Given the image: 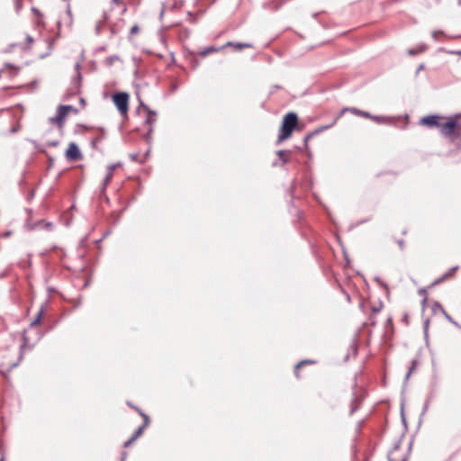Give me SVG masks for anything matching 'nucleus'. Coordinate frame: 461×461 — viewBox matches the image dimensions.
<instances>
[{
	"label": "nucleus",
	"mask_w": 461,
	"mask_h": 461,
	"mask_svg": "<svg viewBox=\"0 0 461 461\" xmlns=\"http://www.w3.org/2000/svg\"><path fill=\"white\" fill-rule=\"evenodd\" d=\"M30 141L33 144V146L37 149V151L46 154L45 149L42 148L36 140H31Z\"/></svg>",
	"instance_id": "58836bf2"
},
{
	"label": "nucleus",
	"mask_w": 461,
	"mask_h": 461,
	"mask_svg": "<svg viewBox=\"0 0 461 461\" xmlns=\"http://www.w3.org/2000/svg\"><path fill=\"white\" fill-rule=\"evenodd\" d=\"M127 404L128 406H130L131 409L135 410L139 414H140V411H142L140 408H139L138 406H135L134 404H132L131 402H127Z\"/></svg>",
	"instance_id": "3c124183"
},
{
	"label": "nucleus",
	"mask_w": 461,
	"mask_h": 461,
	"mask_svg": "<svg viewBox=\"0 0 461 461\" xmlns=\"http://www.w3.org/2000/svg\"><path fill=\"white\" fill-rule=\"evenodd\" d=\"M418 359H412L411 363V366L409 367V370L404 377L403 384L405 385L411 376V375L416 370V367L418 366Z\"/></svg>",
	"instance_id": "aec40b11"
},
{
	"label": "nucleus",
	"mask_w": 461,
	"mask_h": 461,
	"mask_svg": "<svg viewBox=\"0 0 461 461\" xmlns=\"http://www.w3.org/2000/svg\"><path fill=\"white\" fill-rule=\"evenodd\" d=\"M41 225H43V228H45L46 230H52L53 224L51 222H50V221L45 222L43 221H39L37 222V226H41Z\"/></svg>",
	"instance_id": "c9c22d12"
},
{
	"label": "nucleus",
	"mask_w": 461,
	"mask_h": 461,
	"mask_svg": "<svg viewBox=\"0 0 461 461\" xmlns=\"http://www.w3.org/2000/svg\"><path fill=\"white\" fill-rule=\"evenodd\" d=\"M369 119H371L380 124L390 123V119L386 116L372 115L371 114V117H369Z\"/></svg>",
	"instance_id": "412c9836"
},
{
	"label": "nucleus",
	"mask_w": 461,
	"mask_h": 461,
	"mask_svg": "<svg viewBox=\"0 0 461 461\" xmlns=\"http://www.w3.org/2000/svg\"><path fill=\"white\" fill-rule=\"evenodd\" d=\"M82 75L78 72L71 80L69 88L66 93V99L77 95L80 92Z\"/></svg>",
	"instance_id": "423d86ee"
},
{
	"label": "nucleus",
	"mask_w": 461,
	"mask_h": 461,
	"mask_svg": "<svg viewBox=\"0 0 461 461\" xmlns=\"http://www.w3.org/2000/svg\"><path fill=\"white\" fill-rule=\"evenodd\" d=\"M446 120L444 116L430 114L420 119V123L429 128H439L441 121Z\"/></svg>",
	"instance_id": "39448f33"
},
{
	"label": "nucleus",
	"mask_w": 461,
	"mask_h": 461,
	"mask_svg": "<svg viewBox=\"0 0 461 461\" xmlns=\"http://www.w3.org/2000/svg\"><path fill=\"white\" fill-rule=\"evenodd\" d=\"M8 275L7 271L0 272V279H4Z\"/></svg>",
	"instance_id": "680f3d73"
},
{
	"label": "nucleus",
	"mask_w": 461,
	"mask_h": 461,
	"mask_svg": "<svg viewBox=\"0 0 461 461\" xmlns=\"http://www.w3.org/2000/svg\"><path fill=\"white\" fill-rule=\"evenodd\" d=\"M113 102L122 116H127L130 95L126 92H117L112 96Z\"/></svg>",
	"instance_id": "f03ea898"
},
{
	"label": "nucleus",
	"mask_w": 461,
	"mask_h": 461,
	"mask_svg": "<svg viewBox=\"0 0 461 461\" xmlns=\"http://www.w3.org/2000/svg\"><path fill=\"white\" fill-rule=\"evenodd\" d=\"M80 68H81V65L79 62H77L76 65H75V70L77 71V74L78 72H80Z\"/></svg>",
	"instance_id": "052dcab7"
},
{
	"label": "nucleus",
	"mask_w": 461,
	"mask_h": 461,
	"mask_svg": "<svg viewBox=\"0 0 461 461\" xmlns=\"http://www.w3.org/2000/svg\"><path fill=\"white\" fill-rule=\"evenodd\" d=\"M342 249H343V255H344V258H345V259H346L347 263H348V262H349V259H348V257L347 251H346V249H345L344 248H342Z\"/></svg>",
	"instance_id": "0e129e2a"
},
{
	"label": "nucleus",
	"mask_w": 461,
	"mask_h": 461,
	"mask_svg": "<svg viewBox=\"0 0 461 461\" xmlns=\"http://www.w3.org/2000/svg\"><path fill=\"white\" fill-rule=\"evenodd\" d=\"M145 106H148L147 104H145L141 100H140V105L138 106V108L136 109V113H140V108H143L145 110Z\"/></svg>",
	"instance_id": "864d4df0"
},
{
	"label": "nucleus",
	"mask_w": 461,
	"mask_h": 461,
	"mask_svg": "<svg viewBox=\"0 0 461 461\" xmlns=\"http://www.w3.org/2000/svg\"><path fill=\"white\" fill-rule=\"evenodd\" d=\"M145 111L147 113V117L144 123L152 126V124L157 121V112L150 109L149 106H145Z\"/></svg>",
	"instance_id": "f8f14e48"
},
{
	"label": "nucleus",
	"mask_w": 461,
	"mask_h": 461,
	"mask_svg": "<svg viewBox=\"0 0 461 461\" xmlns=\"http://www.w3.org/2000/svg\"><path fill=\"white\" fill-rule=\"evenodd\" d=\"M120 59V57L118 55H112V56H109L105 59V65L107 66H113V63L116 61V60H119Z\"/></svg>",
	"instance_id": "cd10ccee"
},
{
	"label": "nucleus",
	"mask_w": 461,
	"mask_h": 461,
	"mask_svg": "<svg viewBox=\"0 0 461 461\" xmlns=\"http://www.w3.org/2000/svg\"><path fill=\"white\" fill-rule=\"evenodd\" d=\"M380 309H381V306H379V307H375V306H374V307L372 308V312H380Z\"/></svg>",
	"instance_id": "338daca9"
},
{
	"label": "nucleus",
	"mask_w": 461,
	"mask_h": 461,
	"mask_svg": "<svg viewBox=\"0 0 461 461\" xmlns=\"http://www.w3.org/2000/svg\"><path fill=\"white\" fill-rule=\"evenodd\" d=\"M443 315L450 323L461 330V325L456 321L447 312Z\"/></svg>",
	"instance_id": "72a5a7b5"
},
{
	"label": "nucleus",
	"mask_w": 461,
	"mask_h": 461,
	"mask_svg": "<svg viewBox=\"0 0 461 461\" xmlns=\"http://www.w3.org/2000/svg\"><path fill=\"white\" fill-rule=\"evenodd\" d=\"M364 399V395H359L357 392L353 393V398L351 400L350 404V411L349 414L352 415L356 412L361 406L362 401Z\"/></svg>",
	"instance_id": "1a4fd4ad"
},
{
	"label": "nucleus",
	"mask_w": 461,
	"mask_h": 461,
	"mask_svg": "<svg viewBox=\"0 0 461 461\" xmlns=\"http://www.w3.org/2000/svg\"><path fill=\"white\" fill-rule=\"evenodd\" d=\"M146 427H144L143 425H140L135 431L134 433L131 435V437H133V438H138L139 437H140L144 431Z\"/></svg>",
	"instance_id": "2f4dec72"
},
{
	"label": "nucleus",
	"mask_w": 461,
	"mask_h": 461,
	"mask_svg": "<svg viewBox=\"0 0 461 461\" xmlns=\"http://www.w3.org/2000/svg\"><path fill=\"white\" fill-rule=\"evenodd\" d=\"M224 47H234L236 50H240L245 48H253V45L251 43L228 41Z\"/></svg>",
	"instance_id": "f3484780"
},
{
	"label": "nucleus",
	"mask_w": 461,
	"mask_h": 461,
	"mask_svg": "<svg viewBox=\"0 0 461 461\" xmlns=\"http://www.w3.org/2000/svg\"><path fill=\"white\" fill-rule=\"evenodd\" d=\"M429 403L430 402H428L427 400H425V402H424V406L422 408V411L420 412V420H419V425L421 423L422 421V417L425 415V413L428 411L429 410Z\"/></svg>",
	"instance_id": "7c9ffc66"
},
{
	"label": "nucleus",
	"mask_w": 461,
	"mask_h": 461,
	"mask_svg": "<svg viewBox=\"0 0 461 461\" xmlns=\"http://www.w3.org/2000/svg\"><path fill=\"white\" fill-rule=\"evenodd\" d=\"M131 161H134V162H140V163H144L145 162V159H140L139 157V153L136 152V153H131L129 155Z\"/></svg>",
	"instance_id": "e433bc0d"
},
{
	"label": "nucleus",
	"mask_w": 461,
	"mask_h": 461,
	"mask_svg": "<svg viewBox=\"0 0 461 461\" xmlns=\"http://www.w3.org/2000/svg\"><path fill=\"white\" fill-rule=\"evenodd\" d=\"M445 281V277H443L442 276L438 278H437L429 286V288L430 287H434L436 285H438L439 284H441L442 282Z\"/></svg>",
	"instance_id": "37998d69"
},
{
	"label": "nucleus",
	"mask_w": 461,
	"mask_h": 461,
	"mask_svg": "<svg viewBox=\"0 0 461 461\" xmlns=\"http://www.w3.org/2000/svg\"><path fill=\"white\" fill-rule=\"evenodd\" d=\"M139 31H140V27L137 24H134L130 30V35H134V34L138 33Z\"/></svg>",
	"instance_id": "c03bdc74"
},
{
	"label": "nucleus",
	"mask_w": 461,
	"mask_h": 461,
	"mask_svg": "<svg viewBox=\"0 0 461 461\" xmlns=\"http://www.w3.org/2000/svg\"><path fill=\"white\" fill-rule=\"evenodd\" d=\"M438 385V380L436 374L433 375V378L430 382V389H437Z\"/></svg>",
	"instance_id": "a19ab883"
},
{
	"label": "nucleus",
	"mask_w": 461,
	"mask_h": 461,
	"mask_svg": "<svg viewBox=\"0 0 461 461\" xmlns=\"http://www.w3.org/2000/svg\"><path fill=\"white\" fill-rule=\"evenodd\" d=\"M315 363V361L313 360H303L301 362H299L297 365H295L294 366V374L296 376H298V369L303 366V365H308V364H313Z\"/></svg>",
	"instance_id": "bb28decb"
},
{
	"label": "nucleus",
	"mask_w": 461,
	"mask_h": 461,
	"mask_svg": "<svg viewBox=\"0 0 461 461\" xmlns=\"http://www.w3.org/2000/svg\"><path fill=\"white\" fill-rule=\"evenodd\" d=\"M400 446H401V440H398L397 442L394 443L393 450L391 452H389V454H388L389 461H406V459H407L406 456H402V457L396 456V452L399 449Z\"/></svg>",
	"instance_id": "9b49d317"
},
{
	"label": "nucleus",
	"mask_w": 461,
	"mask_h": 461,
	"mask_svg": "<svg viewBox=\"0 0 461 461\" xmlns=\"http://www.w3.org/2000/svg\"><path fill=\"white\" fill-rule=\"evenodd\" d=\"M66 117H67V113H65V111H63L61 109L60 105H59L57 108L56 115L53 117H50V122L56 123L59 126V128L61 129L64 126Z\"/></svg>",
	"instance_id": "6e6552de"
},
{
	"label": "nucleus",
	"mask_w": 461,
	"mask_h": 461,
	"mask_svg": "<svg viewBox=\"0 0 461 461\" xmlns=\"http://www.w3.org/2000/svg\"><path fill=\"white\" fill-rule=\"evenodd\" d=\"M375 281L383 287H384L386 290H388L387 285L380 277H375Z\"/></svg>",
	"instance_id": "8fccbe9b"
},
{
	"label": "nucleus",
	"mask_w": 461,
	"mask_h": 461,
	"mask_svg": "<svg viewBox=\"0 0 461 461\" xmlns=\"http://www.w3.org/2000/svg\"><path fill=\"white\" fill-rule=\"evenodd\" d=\"M438 34L445 35V33H444V32H443V31H434V32H432V38H433L435 41H438Z\"/></svg>",
	"instance_id": "49530a36"
},
{
	"label": "nucleus",
	"mask_w": 461,
	"mask_h": 461,
	"mask_svg": "<svg viewBox=\"0 0 461 461\" xmlns=\"http://www.w3.org/2000/svg\"><path fill=\"white\" fill-rule=\"evenodd\" d=\"M290 153L291 151L289 149H279L276 151V155L279 160H281L282 165L286 164L291 160L289 156Z\"/></svg>",
	"instance_id": "4468645a"
},
{
	"label": "nucleus",
	"mask_w": 461,
	"mask_h": 461,
	"mask_svg": "<svg viewBox=\"0 0 461 461\" xmlns=\"http://www.w3.org/2000/svg\"><path fill=\"white\" fill-rule=\"evenodd\" d=\"M347 111H349L351 112L353 114L355 115H358V116H361V117H364V118H368L371 117V113H369L368 112H366V111H363V110H360V109H357V108H355V107H351V108H344L340 113L339 115H342L344 113H346Z\"/></svg>",
	"instance_id": "ddd939ff"
},
{
	"label": "nucleus",
	"mask_w": 461,
	"mask_h": 461,
	"mask_svg": "<svg viewBox=\"0 0 461 461\" xmlns=\"http://www.w3.org/2000/svg\"><path fill=\"white\" fill-rule=\"evenodd\" d=\"M135 440H136V438H133V437H131L127 441L124 442L123 447H130Z\"/></svg>",
	"instance_id": "de8ad7c7"
},
{
	"label": "nucleus",
	"mask_w": 461,
	"mask_h": 461,
	"mask_svg": "<svg viewBox=\"0 0 461 461\" xmlns=\"http://www.w3.org/2000/svg\"><path fill=\"white\" fill-rule=\"evenodd\" d=\"M458 126V122L455 118H448L445 122H440L439 131L444 136H450L454 133L455 129Z\"/></svg>",
	"instance_id": "20e7f679"
},
{
	"label": "nucleus",
	"mask_w": 461,
	"mask_h": 461,
	"mask_svg": "<svg viewBox=\"0 0 461 461\" xmlns=\"http://www.w3.org/2000/svg\"><path fill=\"white\" fill-rule=\"evenodd\" d=\"M458 269V266H455L451 267L447 272H446L444 275H442L443 277H445V280L451 278L454 276V273Z\"/></svg>",
	"instance_id": "c85d7f7f"
},
{
	"label": "nucleus",
	"mask_w": 461,
	"mask_h": 461,
	"mask_svg": "<svg viewBox=\"0 0 461 461\" xmlns=\"http://www.w3.org/2000/svg\"><path fill=\"white\" fill-rule=\"evenodd\" d=\"M418 294L420 295H423V297L427 296V288H420L419 291H418Z\"/></svg>",
	"instance_id": "603ef678"
},
{
	"label": "nucleus",
	"mask_w": 461,
	"mask_h": 461,
	"mask_svg": "<svg viewBox=\"0 0 461 461\" xmlns=\"http://www.w3.org/2000/svg\"><path fill=\"white\" fill-rule=\"evenodd\" d=\"M427 296L423 297L422 301H421V307H422V310L424 311L425 308H426V303H427Z\"/></svg>",
	"instance_id": "5fc2aeb1"
},
{
	"label": "nucleus",
	"mask_w": 461,
	"mask_h": 461,
	"mask_svg": "<svg viewBox=\"0 0 461 461\" xmlns=\"http://www.w3.org/2000/svg\"><path fill=\"white\" fill-rule=\"evenodd\" d=\"M438 50L442 51V52H445V53H447V54H450V55L461 56V50H446L444 48H439Z\"/></svg>",
	"instance_id": "ea45409f"
},
{
	"label": "nucleus",
	"mask_w": 461,
	"mask_h": 461,
	"mask_svg": "<svg viewBox=\"0 0 461 461\" xmlns=\"http://www.w3.org/2000/svg\"><path fill=\"white\" fill-rule=\"evenodd\" d=\"M140 416L143 419V423L142 425L144 427H148L150 423V420H149V417L148 414H146L145 412H143L142 411H140Z\"/></svg>",
	"instance_id": "c756f323"
},
{
	"label": "nucleus",
	"mask_w": 461,
	"mask_h": 461,
	"mask_svg": "<svg viewBox=\"0 0 461 461\" xmlns=\"http://www.w3.org/2000/svg\"><path fill=\"white\" fill-rule=\"evenodd\" d=\"M350 348L352 350L353 355L356 356L357 354V350H358L357 345L356 341H353L351 343Z\"/></svg>",
	"instance_id": "a18cd8bd"
},
{
	"label": "nucleus",
	"mask_w": 461,
	"mask_h": 461,
	"mask_svg": "<svg viewBox=\"0 0 461 461\" xmlns=\"http://www.w3.org/2000/svg\"><path fill=\"white\" fill-rule=\"evenodd\" d=\"M294 188H295V181L294 180V181H293V184H292V185H291V190H290V192H291V195H292V200L294 199L293 192H294Z\"/></svg>",
	"instance_id": "13d9d810"
},
{
	"label": "nucleus",
	"mask_w": 461,
	"mask_h": 461,
	"mask_svg": "<svg viewBox=\"0 0 461 461\" xmlns=\"http://www.w3.org/2000/svg\"><path fill=\"white\" fill-rule=\"evenodd\" d=\"M44 315V305H41L39 312H37L34 320L31 322V327L39 325L43 318Z\"/></svg>",
	"instance_id": "6ab92c4d"
},
{
	"label": "nucleus",
	"mask_w": 461,
	"mask_h": 461,
	"mask_svg": "<svg viewBox=\"0 0 461 461\" xmlns=\"http://www.w3.org/2000/svg\"><path fill=\"white\" fill-rule=\"evenodd\" d=\"M60 107L63 111H65V113H67V115L70 111L74 112L75 113L78 112V110L71 104H60Z\"/></svg>",
	"instance_id": "a878e982"
},
{
	"label": "nucleus",
	"mask_w": 461,
	"mask_h": 461,
	"mask_svg": "<svg viewBox=\"0 0 461 461\" xmlns=\"http://www.w3.org/2000/svg\"><path fill=\"white\" fill-rule=\"evenodd\" d=\"M437 389H430L427 394L426 400L430 402L436 396Z\"/></svg>",
	"instance_id": "4c0bfd02"
},
{
	"label": "nucleus",
	"mask_w": 461,
	"mask_h": 461,
	"mask_svg": "<svg viewBox=\"0 0 461 461\" xmlns=\"http://www.w3.org/2000/svg\"><path fill=\"white\" fill-rule=\"evenodd\" d=\"M120 166H121V163L110 164L108 166V167H107V174H106V176L104 178L103 183H102V187H101V193L102 194L105 193L106 187L109 185V183H110V181H111V179L113 177L114 169L117 167H120Z\"/></svg>",
	"instance_id": "0eeeda50"
},
{
	"label": "nucleus",
	"mask_w": 461,
	"mask_h": 461,
	"mask_svg": "<svg viewBox=\"0 0 461 461\" xmlns=\"http://www.w3.org/2000/svg\"><path fill=\"white\" fill-rule=\"evenodd\" d=\"M401 420H402V425L404 427V429L407 430L408 427H407L406 417H405L404 411H403V402H402V404H401Z\"/></svg>",
	"instance_id": "473e14b6"
},
{
	"label": "nucleus",
	"mask_w": 461,
	"mask_h": 461,
	"mask_svg": "<svg viewBox=\"0 0 461 461\" xmlns=\"http://www.w3.org/2000/svg\"><path fill=\"white\" fill-rule=\"evenodd\" d=\"M109 19V15L106 12L104 13V18H103V21H99L96 25H95V32L96 34H100L101 33V29H102V26L104 23L107 22V20Z\"/></svg>",
	"instance_id": "4be33fe9"
},
{
	"label": "nucleus",
	"mask_w": 461,
	"mask_h": 461,
	"mask_svg": "<svg viewBox=\"0 0 461 461\" xmlns=\"http://www.w3.org/2000/svg\"><path fill=\"white\" fill-rule=\"evenodd\" d=\"M431 310L434 313H437L438 312H440L442 314H444L446 312L445 309L443 308V306L441 305L440 303L438 302H435L432 306H431Z\"/></svg>",
	"instance_id": "b1692460"
},
{
	"label": "nucleus",
	"mask_w": 461,
	"mask_h": 461,
	"mask_svg": "<svg viewBox=\"0 0 461 461\" xmlns=\"http://www.w3.org/2000/svg\"><path fill=\"white\" fill-rule=\"evenodd\" d=\"M59 141L58 140H50L47 142V146L49 147H57Z\"/></svg>",
	"instance_id": "09e8293b"
},
{
	"label": "nucleus",
	"mask_w": 461,
	"mask_h": 461,
	"mask_svg": "<svg viewBox=\"0 0 461 461\" xmlns=\"http://www.w3.org/2000/svg\"><path fill=\"white\" fill-rule=\"evenodd\" d=\"M217 50H218L217 48H214V47L211 46V47L205 48L203 50H202L201 51V55L203 57H204V56H206V55H208L210 53L215 52Z\"/></svg>",
	"instance_id": "f704fd0d"
},
{
	"label": "nucleus",
	"mask_w": 461,
	"mask_h": 461,
	"mask_svg": "<svg viewBox=\"0 0 461 461\" xmlns=\"http://www.w3.org/2000/svg\"><path fill=\"white\" fill-rule=\"evenodd\" d=\"M150 147H151V145H149V149H147V151L144 153V155H143V158H142V159H145V160L147 159V158H148V156H149V151H150Z\"/></svg>",
	"instance_id": "4d7b16f0"
},
{
	"label": "nucleus",
	"mask_w": 461,
	"mask_h": 461,
	"mask_svg": "<svg viewBox=\"0 0 461 461\" xmlns=\"http://www.w3.org/2000/svg\"><path fill=\"white\" fill-rule=\"evenodd\" d=\"M26 41L28 43H32L33 41V39L32 36H30L29 34L26 36Z\"/></svg>",
	"instance_id": "69168bd1"
},
{
	"label": "nucleus",
	"mask_w": 461,
	"mask_h": 461,
	"mask_svg": "<svg viewBox=\"0 0 461 461\" xmlns=\"http://www.w3.org/2000/svg\"><path fill=\"white\" fill-rule=\"evenodd\" d=\"M339 117H340V115H338L336 118L333 119V121L330 124L320 126L317 129H315L314 131H312V132L313 133L314 136H316V135L323 132L324 131L330 129L331 127H333V125L336 124V122L339 119Z\"/></svg>",
	"instance_id": "2eb2a0df"
},
{
	"label": "nucleus",
	"mask_w": 461,
	"mask_h": 461,
	"mask_svg": "<svg viewBox=\"0 0 461 461\" xmlns=\"http://www.w3.org/2000/svg\"><path fill=\"white\" fill-rule=\"evenodd\" d=\"M66 158L68 161L74 162L82 159L83 155L76 142H70L65 152Z\"/></svg>",
	"instance_id": "7ed1b4c3"
},
{
	"label": "nucleus",
	"mask_w": 461,
	"mask_h": 461,
	"mask_svg": "<svg viewBox=\"0 0 461 461\" xmlns=\"http://www.w3.org/2000/svg\"><path fill=\"white\" fill-rule=\"evenodd\" d=\"M153 126H149L146 133L144 134V140L149 145H151L152 143V134H153Z\"/></svg>",
	"instance_id": "5701e85b"
},
{
	"label": "nucleus",
	"mask_w": 461,
	"mask_h": 461,
	"mask_svg": "<svg viewBox=\"0 0 461 461\" xmlns=\"http://www.w3.org/2000/svg\"><path fill=\"white\" fill-rule=\"evenodd\" d=\"M426 48H427V47H426L425 45H422V46H420L419 49H413V48H412V49H409V50H407V53H408L410 56H415V55H417V54H419V53L423 52V51L426 50Z\"/></svg>",
	"instance_id": "393cba45"
},
{
	"label": "nucleus",
	"mask_w": 461,
	"mask_h": 461,
	"mask_svg": "<svg viewBox=\"0 0 461 461\" xmlns=\"http://www.w3.org/2000/svg\"><path fill=\"white\" fill-rule=\"evenodd\" d=\"M97 130L100 131V133L91 141V146L95 149H97V143L100 142L105 137V131L104 128L99 127L97 128Z\"/></svg>",
	"instance_id": "a211bd4d"
},
{
	"label": "nucleus",
	"mask_w": 461,
	"mask_h": 461,
	"mask_svg": "<svg viewBox=\"0 0 461 461\" xmlns=\"http://www.w3.org/2000/svg\"><path fill=\"white\" fill-rule=\"evenodd\" d=\"M27 344H28V338L25 335H23V343L20 346L19 357H18L16 362H14L13 364L10 365L7 372H10L12 369H14V367L18 366V365L20 364L21 360L23 357V348L27 346Z\"/></svg>",
	"instance_id": "9d476101"
},
{
	"label": "nucleus",
	"mask_w": 461,
	"mask_h": 461,
	"mask_svg": "<svg viewBox=\"0 0 461 461\" xmlns=\"http://www.w3.org/2000/svg\"><path fill=\"white\" fill-rule=\"evenodd\" d=\"M110 31H111L112 34H116L117 33V30L115 29L114 26H111Z\"/></svg>",
	"instance_id": "774afa93"
},
{
	"label": "nucleus",
	"mask_w": 461,
	"mask_h": 461,
	"mask_svg": "<svg viewBox=\"0 0 461 461\" xmlns=\"http://www.w3.org/2000/svg\"><path fill=\"white\" fill-rule=\"evenodd\" d=\"M397 243L402 250L404 249V240H397Z\"/></svg>",
	"instance_id": "6e6d98bb"
},
{
	"label": "nucleus",
	"mask_w": 461,
	"mask_h": 461,
	"mask_svg": "<svg viewBox=\"0 0 461 461\" xmlns=\"http://www.w3.org/2000/svg\"><path fill=\"white\" fill-rule=\"evenodd\" d=\"M297 122L298 115L294 112H289L284 116L279 130L278 139L276 142V145L281 144L284 140L291 137Z\"/></svg>",
	"instance_id": "f257e3e1"
},
{
	"label": "nucleus",
	"mask_w": 461,
	"mask_h": 461,
	"mask_svg": "<svg viewBox=\"0 0 461 461\" xmlns=\"http://www.w3.org/2000/svg\"><path fill=\"white\" fill-rule=\"evenodd\" d=\"M283 4H284V1L283 2L268 1V2L263 3L262 6L264 9H272L274 11H277L281 8Z\"/></svg>",
	"instance_id": "dca6fc26"
},
{
	"label": "nucleus",
	"mask_w": 461,
	"mask_h": 461,
	"mask_svg": "<svg viewBox=\"0 0 461 461\" xmlns=\"http://www.w3.org/2000/svg\"><path fill=\"white\" fill-rule=\"evenodd\" d=\"M429 326V320L427 319L424 321V323H423V331H424L425 339H428Z\"/></svg>",
	"instance_id": "79ce46f5"
},
{
	"label": "nucleus",
	"mask_w": 461,
	"mask_h": 461,
	"mask_svg": "<svg viewBox=\"0 0 461 461\" xmlns=\"http://www.w3.org/2000/svg\"><path fill=\"white\" fill-rule=\"evenodd\" d=\"M342 249H343V255H344V258H345V259H346L347 263H348V262H349V259H348V257L347 251H346V249H345L344 248H342Z\"/></svg>",
	"instance_id": "e2e57ef3"
},
{
	"label": "nucleus",
	"mask_w": 461,
	"mask_h": 461,
	"mask_svg": "<svg viewBox=\"0 0 461 461\" xmlns=\"http://www.w3.org/2000/svg\"><path fill=\"white\" fill-rule=\"evenodd\" d=\"M18 131H19V127L18 126H14V127H12L9 131H10V133H15Z\"/></svg>",
	"instance_id": "bf43d9fd"
}]
</instances>
